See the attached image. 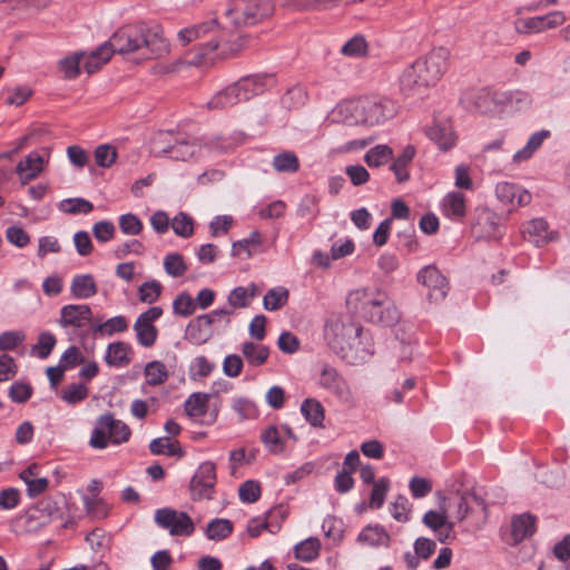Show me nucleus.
I'll use <instances>...</instances> for the list:
<instances>
[{
    "label": "nucleus",
    "mask_w": 570,
    "mask_h": 570,
    "mask_svg": "<svg viewBox=\"0 0 570 570\" xmlns=\"http://www.w3.org/2000/svg\"><path fill=\"white\" fill-rule=\"evenodd\" d=\"M205 41L193 45L187 53L188 63L202 66L214 63L218 59H226L238 55L245 49L244 38H205Z\"/></svg>",
    "instance_id": "nucleus-4"
},
{
    "label": "nucleus",
    "mask_w": 570,
    "mask_h": 570,
    "mask_svg": "<svg viewBox=\"0 0 570 570\" xmlns=\"http://www.w3.org/2000/svg\"><path fill=\"white\" fill-rule=\"evenodd\" d=\"M171 228L177 236L188 238L194 234V220L186 213H178L171 220Z\"/></svg>",
    "instance_id": "nucleus-49"
},
{
    "label": "nucleus",
    "mask_w": 570,
    "mask_h": 570,
    "mask_svg": "<svg viewBox=\"0 0 570 570\" xmlns=\"http://www.w3.org/2000/svg\"><path fill=\"white\" fill-rule=\"evenodd\" d=\"M316 196L306 195L297 209V215L305 219H314L320 213Z\"/></svg>",
    "instance_id": "nucleus-64"
},
{
    "label": "nucleus",
    "mask_w": 570,
    "mask_h": 570,
    "mask_svg": "<svg viewBox=\"0 0 570 570\" xmlns=\"http://www.w3.org/2000/svg\"><path fill=\"white\" fill-rule=\"evenodd\" d=\"M320 385L333 393L340 401L346 404L353 403V394L347 382L332 366H324L320 375Z\"/></svg>",
    "instance_id": "nucleus-10"
},
{
    "label": "nucleus",
    "mask_w": 570,
    "mask_h": 570,
    "mask_svg": "<svg viewBox=\"0 0 570 570\" xmlns=\"http://www.w3.org/2000/svg\"><path fill=\"white\" fill-rule=\"evenodd\" d=\"M222 28L217 19H210L200 23L188 26L178 31L177 36H204L207 33L220 32Z\"/></svg>",
    "instance_id": "nucleus-44"
},
{
    "label": "nucleus",
    "mask_w": 570,
    "mask_h": 570,
    "mask_svg": "<svg viewBox=\"0 0 570 570\" xmlns=\"http://www.w3.org/2000/svg\"><path fill=\"white\" fill-rule=\"evenodd\" d=\"M73 297L79 299L89 298L97 293V284L91 274L76 275L70 286Z\"/></svg>",
    "instance_id": "nucleus-26"
},
{
    "label": "nucleus",
    "mask_w": 570,
    "mask_h": 570,
    "mask_svg": "<svg viewBox=\"0 0 570 570\" xmlns=\"http://www.w3.org/2000/svg\"><path fill=\"white\" fill-rule=\"evenodd\" d=\"M119 229L122 234L137 236L142 232L144 225L140 218L131 213L121 215L118 218Z\"/></svg>",
    "instance_id": "nucleus-51"
},
{
    "label": "nucleus",
    "mask_w": 570,
    "mask_h": 570,
    "mask_svg": "<svg viewBox=\"0 0 570 570\" xmlns=\"http://www.w3.org/2000/svg\"><path fill=\"white\" fill-rule=\"evenodd\" d=\"M161 289L163 286L158 281L145 282L138 288L139 299L144 303L153 304L159 298Z\"/></svg>",
    "instance_id": "nucleus-56"
},
{
    "label": "nucleus",
    "mask_w": 570,
    "mask_h": 570,
    "mask_svg": "<svg viewBox=\"0 0 570 570\" xmlns=\"http://www.w3.org/2000/svg\"><path fill=\"white\" fill-rule=\"evenodd\" d=\"M475 503L482 509H485V504L482 499L470 493H456L455 495L448 499V513L452 515L458 522L464 520L471 512V505Z\"/></svg>",
    "instance_id": "nucleus-14"
},
{
    "label": "nucleus",
    "mask_w": 570,
    "mask_h": 570,
    "mask_svg": "<svg viewBox=\"0 0 570 570\" xmlns=\"http://www.w3.org/2000/svg\"><path fill=\"white\" fill-rule=\"evenodd\" d=\"M154 521L173 537H190L195 531L193 519L186 512L173 508L157 509Z\"/></svg>",
    "instance_id": "nucleus-6"
},
{
    "label": "nucleus",
    "mask_w": 570,
    "mask_h": 570,
    "mask_svg": "<svg viewBox=\"0 0 570 570\" xmlns=\"http://www.w3.org/2000/svg\"><path fill=\"white\" fill-rule=\"evenodd\" d=\"M324 338L330 348L341 358L350 362H363L373 355V340L367 331L338 316L330 317L324 326Z\"/></svg>",
    "instance_id": "nucleus-1"
},
{
    "label": "nucleus",
    "mask_w": 570,
    "mask_h": 570,
    "mask_svg": "<svg viewBox=\"0 0 570 570\" xmlns=\"http://www.w3.org/2000/svg\"><path fill=\"white\" fill-rule=\"evenodd\" d=\"M89 390L83 383H72L61 391V400L68 404H77L88 397Z\"/></svg>",
    "instance_id": "nucleus-48"
},
{
    "label": "nucleus",
    "mask_w": 570,
    "mask_h": 570,
    "mask_svg": "<svg viewBox=\"0 0 570 570\" xmlns=\"http://www.w3.org/2000/svg\"><path fill=\"white\" fill-rule=\"evenodd\" d=\"M234 83L218 91L208 102L209 109H225L242 102Z\"/></svg>",
    "instance_id": "nucleus-33"
},
{
    "label": "nucleus",
    "mask_w": 570,
    "mask_h": 570,
    "mask_svg": "<svg viewBox=\"0 0 570 570\" xmlns=\"http://www.w3.org/2000/svg\"><path fill=\"white\" fill-rule=\"evenodd\" d=\"M400 88L405 96L421 95L428 89L415 62L409 66L400 77Z\"/></svg>",
    "instance_id": "nucleus-20"
},
{
    "label": "nucleus",
    "mask_w": 570,
    "mask_h": 570,
    "mask_svg": "<svg viewBox=\"0 0 570 570\" xmlns=\"http://www.w3.org/2000/svg\"><path fill=\"white\" fill-rule=\"evenodd\" d=\"M288 291L284 287L269 289L263 299L264 308L267 311H278L288 299Z\"/></svg>",
    "instance_id": "nucleus-42"
},
{
    "label": "nucleus",
    "mask_w": 570,
    "mask_h": 570,
    "mask_svg": "<svg viewBox=\"0 0 570 570\" xmlns=\"http://www.w3.org/2000/svg\"><path fill=\"white\" fill-rule=\"evenodd\" d=\"M357 539L360 542L367 543L372 547H387L391 538L382 525L376 524L365 527Z\"/></svg>",
    "instance_id": "nucleus-30"
},
{
    "label": "nucleus",
    "mask_w": 570,
    "mask_h": 570,
    "mask_svg": "<svg viewBox=\"0 0 570 570\" xmlns=\"http://www.w3.org/2000/svg\"><path fill=\"white\" fill-rule=\"evenodd\" d=\"M131 347L125 342L110 343L107 346L105 361L109 366L122 367L131 362Z\"/></svg>",
    "instance_id": "nucleus-24"
},
{
    "label": "nucleus",
    "mask_w": 570,
    "mask_h": 570,
    "mask_svg": "<svg viewBox=\"0 0 570 570\" xmlns=\"http://www.w3.org/2000/svg\"><path fill=\"white\" fill-rule=\"evenodd\" d=\"M390 489V480L387 478L379 479L374 484L370 497V508L380 509Z\"/></svg>",
    "instance_id": "nucleus-55"
},
{
    "label": "nucleus",
    "mask_w": 570,
    "mask_h": 570,
    "mask_svg": "<svg viewBox=\"0 0 570 570\" xmlns=\"http://www.w3.org/2000/svg\"><path fill=\"white\" fill-rule=\"evenodd\" d=\"M82 67L88 75H92L111 59L114 49L109 46V42H105L91 51L82 50Z\"/></svg>",
    "instance_id": "nucleus-16"
},
{
    "label": "nucleus",
    "mask_w": 570,
    "mask_h": 570,
    "mask_svg": "<svg viewBox=\"0 0 570 570\" xmlns=\"http://www.w3.org/2000/svg\"><path fill=\"white\" fill-rule=\"evenodd\" d=\"M549 135L550 132L548 130L534 132L529 138L527 145L513 155V161L521 163L530 159L532 155L541 147L544 139L549 137Z\"/></svg>",
    "instance_id": "nucleus-35"
},
{
    "label": "nucleus",
    "mask_w": 570,
    "mask_h": 570,
    "mask_svg": "<svg viewBox=\"0 0 570 570\" xmlns=\"http://www.w3.org/2000/svg\"><path fill=\"white\" fill-rule=\"evenodd\" d=\"M443 213L452 219H460L465 215V197L460 191L449 193L443 200Z\"/></svg>",
    "instance_id": "nucleus-29"
},
{
    "label": "nucleus",
    "mask_w": 570,
    "mask_h": 570,
    "mask_svg": "<svg viewBox=\"0 0 570 570\" xmlns=\"http://www.w3.org/2000/svg\"><path fill=\"white\" fill-rule=\"evenodd\" d=\"M82 59V50H79L59 60L58 67L65 79L73 80L80 76Z\"/></svg>",
    "instance_id": "nucleus-31"
},
{
    "label": "nucleus",
    "mask_w": 570,
    "mask_h": 570,
    "mask_svg": "<svg viewBox=\"0 0 570 570\" xmlns=\"http://www.w3.org/2000/svg\"><path fill=\"white\" fill-rule=\"evenodd\" d=\"M242 353L250 365L261 366L267 361L269 350L265 345L245 342L242 345Z\"/></svg>",
    "instance_id": "nucleus-37"
},
{
    "label": "nucleus",
    "mask_w": 570,
    "mask_h": 570,
    "mask_svg": "<svg viewBox=\"0 0 570 570\" xmlns=\"http://www.w3.org/2000/svg\"><path fill=\"white\" fill-rule=\"evenodd\" d=\"M417 282L428 288V298L432 303L444 301L450 289L446 277L434 266L423 267L417 273Z\"/></svg>",
    "instance_id": "nucleus-8"
},
{
    "label": "nucleus",
    "mask_w": 570,
    "mask_h": 570,
    "mask_svg": "<svg viewBox=\"0 0 570 570\" xmlns=\"http://www.w3.org/2000/svg\"><path fill=\"white\" fill-rule=\"evenodd\" d=\"M347 303L365 321L383 326H392L400 320V313L384 292L355 291Z\"/></svg>",
    "instance_id": "nucleus-2"
},
{
    "label": "nucleus",
    "mask_w": 570,
    "mask_h": 570,
    "mask_svg": "<svg viewBox=\"0 0 570 570\" xmlns=\"http://www.w3.org/2000/svg\"><path fill=\"white\" fill-rule=\"evenodd\" d=\"M26 340L22 331H6L0 334V351H13Z\"/></svg>",
    "instance_id": "nucleus-60"
},
{
    "label": "nucleus",
    "mask_w": 570,
    "mask_h": 570,
    "mask_svg": "<svg viewBox=\"0 0 570 570\" xmlns=\"http://www.w3.org/2000/svg\"><path fill=\"white\" fill-rule=\"evenodd\" d=\"M274 6L268 0H232L227 3L225 17L236 28L254 26L271 16Z\"/></svg>",
    "instance_id": "nucleus-5"
},
{
    "label": "nucleus",
    "mask_w": 570,
    "mask_h": 570,
    "mask_svg": "<svg viewBox=\"0 0 570 570\" xmlns=\"http://www.w3.org/2000/svg\"><path fill=\"white\" fill-rule=\"evenodd\" d=\"M239 499L246 503H254L261 497V485L257 481L247 480L238 489Z\"/></svg>",
    "instance_id": "nucleus-62"
},
{
    "label": "nucleus",
    "mask_w": 570,
    "mask_h": 570,
    "mask_svg": "<svg viewBox=\"0 0 570 570\" xmlns=\"http://www.w3.org/2000/svg\"><path fill=\"white\" fill-rule=\"evenodd\" d=\"M57 340L56 336L50 332H41L38 336V342L33 346V351L37 352L39 358H47L53 347L56 346Z\"/></svg>",
    "instance_id": "nucleus-58"
},
{
    "label": "nucleus",
    "mask_w": 570,
    "mask_h": 570,
    "mask_svg": "<svg viewBox=\"0 0 570 570\" xmlns=\"http://www.w3.org/2000/svg\"><path fill=\"white\" fill-rule=\"evenodd\" d=\"M112 422V414L106 413L100 415L97 421L94 430L91 431L89 445L97 450H102L108 446L110 442L108 428Z\"/></svg>",
    "instance_id": "nucleus-23"
},
{
    "label": "nucleus",
    "mask_w": 570,
    "mask_h": 570,
    "mask_svg": "<svg viewBox=\"0 0 570 570\" xmlns=\"http://www.w3.org/2000/svg\"><path fill=\"white\" fill-rule=\"evenodd\" d=\"M164 268L173 277H180L187 271V265L181 254L171 253L164 258Z\"/></svg>",
    "instance_id": "nucleus-52"
},
{
    "label": "nucleus",
    "mask_w": 570,
    "mask_h": 570,
    "mask_svg": "<svg viewBox=\"0 0 570 570\" xmlns=\"http://www.w3.org/2000/svg\"><path fill=\"white\" fill-rule=\"evenodd\" d=\"M157 40L163 41L164 38H111V41L108 42L114 49V53L126 56L136 51H147L149 46Z\"/></svg>",
    "instance_id": "nucleus-19"
},
{
    "label": "nucleus",
    "mask_w": 570,
    "mask_h": 570,
    "mask_svg": "<svg viewBox=\"0 0 570 570\" xmlns=\"http://www.w3.org/2000/svg\"><path fill=\"white\" fill-rule=\"evenodd\" d=\"M146 382L151 385H160L168 379L166 366L159 361H151L145 367Z\"/></svg>",
    "instance_id": "nucleus-45"
},
{
    "label": "nucleus",
    "mask_w": 570,
    "mask_h": 570,
    "mask_svg": "<svg viewBox=\"0 0 570 570\" xmlns=\"http://www.w3.org/2000/svg\"><path fill=\"white\" fill-rule=\"evenodd\" d=\"M234 530L233 522L228 519H213L206 527L205 535L213 541H222L229 537Z\"/></svg>",
    "instance_id": "nucleus-34"
},
{
    "label": "nucleus",
    "mask_w": 570,
    "mask_h": 570,
    "mask_svg": "<svg viewBox=\"0 0 570 570\" xmlns=\"http://www.w3.org/2000/svg\"><path fill=\"white\" fill-rule=\"evenodd\" d=\"M43 170V158L36 151L30 153L24 159L20 160L16 167L22 185L35 179Z\"/></svg>",
    "instance_id": "nucleus-21"
},
{
    "label": "nucleus",
    "mask_w": 570,
    "mask_h": 570,
    "mask_svg": "<svg viewBox=\"0 0 570 570\" xmlns=\"http://www.w3.org/2000/svg\"><path fill=\"white\" fill-rule=\"evenodd\" d=\"M200 151V146L195 139L184 138L177 140L175 145H170L163 153L174 160L186 161L194 158Z\"/></svg>",
    "instance_id": "nucleus-22"
},
{
    "label": "nucleus",
    "mask_w": 570,
    "mask_h": 570,
    "mask_svg": "<svg viewBox=\"0 0 570 570\" xmlns=\"http://www.w3.org/2000/svg\"><path fill=\"white\" fill-rule=\"evenodd\" d=\"M110 442L115 445H119L129 441L131 436L130 428L120 420H116L112 416L110 428H108Z\"/></svg>",
    "instance_id": "nucleus-50"
},
{
    "label": "nucleus",
    "mask_w": 570,
    "mask_h": 570,
    "mask_svg": "<svg viewBox=\"0 0 570 570\" xmlns=\"http://www.w3.org/2000/svg\"><path fill=\"white\" fill-rule=\"evenodd\" d=\"M122 36H160L164 29L157 22L138 23L137 26H126L120 29Z\"/></svg>",
    "instance_id": "nucleus-47"
},
{
    "label": "nucleus",
    "mask_w": 570,
    "mask_h": 570,
    "mask_svg": "<svg viewBox=\"0 0 570 570\" xmlns=\"http://www.w3.org/2000/svg\"><path fill=\"white\" fill-rule=\"evenodd\" d=\"M392 517L399 522H407L412 512V504L405 495H397L390 508Z\"/></svg>",
    "instance_id": "nucleus-53"
},
{
    "label": "nucleus",
    "mask_w": 570,
    "mask_h": 570,
    "mask_svg": "<svg viewBox=\"0 0 570 570\" xmlns=\"http://www.w3.org/2000/svg\"><path fill=\"white\" fill-rule=\"evenodd\" d=\"M566 17L561 11H553L546 16H539L528 19H518L515 30L519 33H542L549 32L564 23Z\"/></svg>",
    "instance_id": "nucleus-9"
},
{
    "label": "nucleus",
    "mask_w": 570,
    "mask_h": 570,
    "mask_svg": "<svg viewBox=\"0 0 570 570\" xmlns=\"http://www.w3.org/2000/svg\"><path fill=\"white\" fill-rule=\"evenodd\" d=\"M422 522L433 531H438L444 527H448V529H454V522L449 519V513L445 509L442 511H428L423 515Z\"/></svg>",
    "instance_id": "nucleus-39"
},
{
    "label": "nucleus",
    "mask_w": 570,
    "mask_h": 570,
    "mask_svg": "<svg viewBox=\"0 0 570 570\" xmlns=\"http://www.w3.org/2000/svg\"><path fill=\"white\" fill-rule=\"evenodd\" d=\"M535 531V518L524 513L515 517L511 521V534L515 542H520L531 537Z\"/></svg>",
    "instance_id": "nucleus-27"
},
{
    "label": "nucleus",
    "mask_w": 570,
    "mask_h": 570,
    "mask_svg": "<svg viewBox=\"0 0 570 570\" xmlns=\"http://www.w3.org/2000/svg\"><path fill=\"white\" fill-rule=\"evenodd\" d=\"M195 308L196 303L187 293L179 294L173 303L174 313L185 317L191 315Z\"/></svg>",
    "instance_id": "nucleus-63"
},
{
    "label": "nucleus",
    "mask_w": 570,
    "mask_h": 570,
    "mask_svg": "<svg viewBox=\"0 0 570 570\" xmlns=\"http://www.w3.org/2000/svg\"><path fill=\"white\" fill-rule=\"evenodd\" d=\"M85 363V356L81 351L72 345L69 346L61 355L58 365L65 370H72L76 366Z\"/></svg>",
    "instance_id": "nucleus-54"
},
{
    "label": "nucleus",
    "mask_w": 570,
    "mask_h": 570,
    "mask_svg": "<svg viewBox=\"0 0 570 570\" xmlns=\"http://www.w3.org/2000/svg\"><path fill=\"white\" fill-rule=\"evenodd\" d=\"M301 412L305 420L314 428H323L325 410L322 403L315 399H306L301 405Z\"/></svg>",
    "instance_id": "nucleus-28"
},
{
    "label": "nucleus",
    "mask_w": 570,
    "mask_h": 570,
    "mask_svg": "<svg viewBox=\"0 0 570 570\" xmlns=\"http://www.w3.org/2000/svg\"><path fill=\"white\" fill-rule=\"evenodd\" d=\"M320 551L321 542L317 538L314 537L305 539L304 541L297 543L294 548L295 558L304 562H311L315 560L320 556Z\"/></svg>",
    "instance_id": "nucleus-36"
},
{
    "label": "nucleus",
    "mask_w": 570,
    "mask_h": 570,
    "mask_svg": "<svg viewBox=\"0 0 570 570\" xmlns=\"http://www.w3.org/2000/svg\"><path fill=\"white\" fill-rule=\"evenodd\" d=\"M347 115L350 125L376 126L393 118L397 112L396 104L387 98L366 97L350 101L341 107Z\"/></svg>",
    "instance_id": "nucleus-3"
},
{
    "label": "nucleus",
    "mask_w": 570,
    "mask_h": 570,
    "mask_svg": "<svg viewBox=\"0 0 570 570\" xmlns=\"http://www.w3.org/2000/svg\"><path fill=\"white\" fill-rule=\"evenodd\" d=\"M415 156V148L412 145H407L402 154L394 160L391 166V170L394 173L396 180L399 183H404L409 180L410 175L407 171V166L411 164Z\"/></svg>",
    "instance_id": "nucleus-32"
},
{
    "label": "nucleus",
    "mask_w": 570,
    "mask_h": 570,
    "mask_svg": "<svg viewBox=\"0 0 570 570\" xmlns=\"http://www.w3.org/2000/svg\"><path fill=\"white\" fill-rule=\"evenodd\" d=\"M425 134L443 151L453 148L458 140L450 119L444 117H435L432 125L425 129Z\"/></svg>",
    "instance_id": "nucleus-11"
},
{
    "label": "nucleus",
    "mask_w": 570,
    "mask_h": 570,
    "mask_svg": "<svg viewBox=\"0 0 570 570\" xmlns=\"http://www.w3.org/2000/svg\"><path fill=\"white\" fill-rule=\"evenodd\" d=\"M212 315H199L193 318L186 327L185 337L196 345L206 343L212 337Z\"/></svg>",
    "instance_id": "nucleus-15"
},
{
    "label": "nucleus",
    "mask_w": 570,
    "mask_h": 570,
    "mask_svg": "<svg viewBox=\"0 0 570 570\" xmlns=\"http://www.w3.org/2000/svg\"><path fill=\"white\" fill-rule=\"evenodd\" d=\"M134 330L137 335V341L141 346L150 347L155 344L158 336V330L154 324L135 322Z\"/></svg>",
    "instance_id": "nucleus-46"
},
{
    "label": "nucleus",
    "mask_w": 570,
    "mask_h": 570,
    "mask_svg": "<svg viewBox=\"0 0 570 570\" xmlns=\"http://www.w3.org/2000/svg\"><path fill=\"white\" fill-rule=\"evenodd\" d=\"M217 482L216 466L213 462H203L189 482L190 499L193 501L212 500Z\"/></svg>",
    "instance_id": "nucleus-7"
},
{
    "label": "nucleus",
    "mask_w": 570,
    "mask_h": 570,
    "mask_svg": "<svg viewBox=\"0 0 570 570\" xmlns=\"http://www.w3.org/2000/svg\"><path fill=\"white\" fill-rule=\"evenodd\" d=\"M450 50L444 47L433 48L424 57L419 58L420 62H425L432 76L439 81L449 66Z\"/></svg>",
    "instance_id": "nucleus-17"
},
{
    "label": "nucleus",
    "mask_w": 570,
    "mask_h": 570,
    "mask_svg": "<svg viewBox=\"0 0 570 570\" xmlns=\"http://www.w3.org/2000/svg\"><path fill=\"white\" fill-rule=\"evenodd\" d=\"M128 328L127 320L119 315L107 320L104 324L94 327V332L111 336L115 333L125 332Z\"/></svg>",
    "instance_id": "nucleus-57"
},
{
    "label": "nucleus",
    "mask_w": 570,
    "mask_h": 570,
    "mask_svg": "<svg viewBox=\"0 0 570 570\" xmlns=\"http://www.w3.org/2000/svg\"><path fill=\"white\" fill-rule=\"evenodd\" d=\"M548 224L542 218H534L522 225L523 238L540 247L547 243Z\"/></svg>",
    "instance_id": "nucleus-25"
},
{
    "label": "nucleus",
    "mask_w": 570,
    "mask_h": 570,
    "mask_svg": "<svg viewBox=\"0 0 570 570\" xmlns=\"http://www.w3.org/2000/svg\"><path fill=\"white\" fill-rule=\"evenodd\" d=\"M92 317L91 308L85 304H69L60 309L58 324L63 327H83L90 323Z\"/></svg>",
    "instance_id": "nucleus-13"
},
{
    "label": "nucleus",
    "mask_w": 570,
    "mask_h": 570,
    "mask_svg": "<svg viewBox=\"0 0 570 570\" xmlns=\"http://www.w3.org/2000/svg\"><path fill=\"white\" fill-rule=\"evenodd\" d=\"M273 167L278 173H296L299 169V159L293 151H282L274 156Z\"/></svg>",
    "instance_id": "nucleus-40"
},
{
    "label": "nucleus",
    "mask_w": 570,
    "mask_h": 570,
    "mask_svg": "<svg viewBox=\"0 0 570 570\" xmlns=\"http://www.w3.org/2000/svg\"><path fill=\"white\" fill-rule=\"evenodd\" d=\"M262 442L272 453H281L284 450L283 442L279 436V432L275 426H268L262 432Z\"/></svg>",
    "instance_id": "nucleus-59"
},
{
    "label": "nucleus",
    "mask_w": 570,
    "mask_h": 570,
    "mask_svg": "<svg viewBox=\"0 0 570 570\" xmlns=\"http://www.w3.org/2000/svg\"><path fill=\"white\" fill-rule=\"evenodd\" d=\"M58 207L61 212L70 215L89 214L94 209L92 203L81 197L63 199Z\"/></svg>",
    "instance_id": "nucleus-41"
},
{
    "label": "nucleus",
    "mask_w": 570,
    "mask_h": 570,
    "mask_svg": "<svg viewBox=\"0 0 570 570\" xmlns=\"http://www.w3.org/2000/svg\"><path fill=\"white\" fill-rule=\"evenodd\" d=\"M472 229L478 238L498 239L501 237L497 216L489 210H483L478 215Z\"/></svg>",
    "instance_id": "nucleus-18"
},
{
    "label": "nucleus",
    "mask_w": 570,
    "mask_h": 570,
    "mask_svg": "<svg viewBox=\"0 0 570 570\" xmlns=\"http://www.w3.org/2000/svg\"><path fill=\"white\" fill-rule=\"evenodd\" d=\"M392 149L386 145H377L371 148L364 156V161L370 167H379L392 158Z\"/></svg>",
    "instance_id": "nucleus-43"
},
{
    "label": "nucleus",
    "mask_w": 570,
    "mask_h": 570,
    "mask_svg": "<svg viewBox=\"0 0 570 570\" xmlns=\"http://www.w3.org/2000/svg\"><path fill=\"white\" fill-rule=\"evenodd\" d=\"M95 159L98 166L108 168L117 159V150L109 144L100 145L95 150Z\"/></svg>",
    "instance_id": "nucleus-61"
},
{
    "label": "nucleus",
    "mask_w": 570,
    "mask_h": 570,
    "mask_svg": "<svg viewBox=\"0 0 570 570\" xmlns=\"http://www.w3.org/2000/svg\"><path fill=\"white\" fill-rule=\"evenodd\" d=\"M209 395L196 392L189 395L185 402V412L190 417L203 416L207 412V403Z\"/></svg>",
    "instance_id": "nucleus-38"
},
{
    "label": "nucleus",
    "mask_w": 570,
    "mask_h": 570,
    "mask_svg": "<svg viewBox=\"0 0 570 570\" xmlns=\"http://www.w3.org/2000/svg\"><path fill=\"white\" fill-rule=\"evenodd\" d=\"M274 83L272 75H252L244 77L234 83L242 101L264 94Z\"/></svg>",
    "instance_id": "nucleus-12"
}]
</instances>
